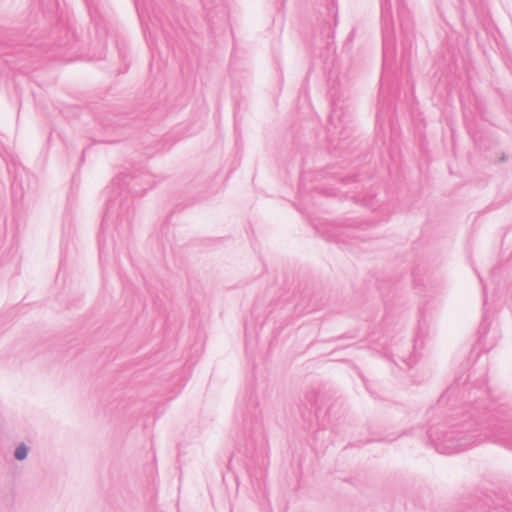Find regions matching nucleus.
<instances>
[{
	"label": "nucleus",
	"instance_id": "obj_1",
	"mask_svg": "<svg viewBox=\"0 0 512 512\" xmlns=\"http://www.w3.org/2000/svg\"><path fill=\"white\" fill-rule=\"evenodd\" d=\"M462 372L440 396L437 410L446 405L443 422H433L427 430L428 442L440 454H453L491 441L512 450L511 412L491 399L486 372L470 381Z\"/></svg>",
	"mask_w": 512,
	"mask_h": 512
},
{
	"label": "nucleus",
	"instance_id": "obj_2",
	"mask_svg": "<svg viewBox=\"0 0 512 512\" xmlns=\"http://www.w3.org/2000/svg\"><path fill=\"white\" fill-rule=\"evenodd\" d=\"M134 4L142 27L147 17L168 42L176 41L185 32L186 19L176 0H134Z\"/></svg>",
	"mask_w": 512,
	"mask_h": 512
},
{
	"label": "nucleus",
	"instance_id": "obj_3",
	"mask_svg": "<svg viewBox=\"0 0 512 512\" xmlns=\"http://www.w3.org/2000/svg\"><path fill=\"white\" fill-rule=\"evenodd\" d=\"M329 95L331 98V112L327 125L328 139L336 147L344 148V142L352 132V118L349 105L345 103V93L342 92V80L335 70L329 72Z\"/></svg>",
	"mask_w": 512,
	"mask_h": 512
},
{
	"label": "nucleus",
	"instance_id": "obj_4",
	"mask_svg": "<svg viewBox=\"0 0 512 512\" xmlns=\"http://www.w3.org/2000/svg\"><path fill=\"white\" fill-rule=\"evenodd\" d=\"M397 7V16L399 25L405 37V46L411 47L413 38V22L409 11L405 6L404 0H394ZM381 4V20L383 35V58L384 67L387 66L389 58L394 56V22L392 17V0H380Z\"/></svg>",
	"mask_w": 512,
	"mask_h": 512
},
{
	"label": "nucleus",
	"instance_id": "obj_5",
	"mask_svg": "<svg viewBox=\"0 0 512 512\" xmlns=\"http://www.w3.org/2000/svg\"><path fill=\"white\" fill-rule=\"evenodd\" d=\"M133 199L125 198L120 199H110L107 202L106 211L103 216V220L101 223V231L98 235V245H99V258H102L105 255L106 249V239L104 236V229L107 225L109 219H111L115 213H117L118 223L115 227L117 232V236L121 240H125L129 237L131 231V218L133 215Z\"/></svg>",
	"mask_w": 512,
	"mask_h": 512
},
{
	"label": "nucleus",
	"instance_id": "obj_6",
	"mask_svg": "<svg viewBox=\"0 0 512 512\" xmlns=\"http://www.w3.org/2000/svg\"><path fill=\"white\" fill-rule=\"evenodd\" d=\"M241 415L244 432L247 433L253 442L263 441L265 438L261 411L259 409L258 397L253 389L247 391L243 403L237 408Z\"/></svg>",
	"mask_w": 512,
	"mask_h": 512
},
{
	"label": "nucleus",
	"instance_id": "obj_7",
	"mask_svg": "<svg viewBox=\"0 0 512 512\" xmlns=\"http://www.w3.org/2000/svg\"><path fill=\"white\" fill-rule=\"evenodd\" d=\"M368 226V223H358L356 221H345V222H337L332 226L330 231L331 240L337 243L348 244V240H365V236L362 235V232L365 230V227Z\"/></svg>",
	"mask_w": 512,
	"mask_h": 512
},
{
	"label": "nucleus",
	"instance_id": "obj_8",
	"mask_svg": "<svg viewBox=\"0 0 512 512\" xmlns=\"http://www.w3.org/2000/svg\"><path fill=\"white\" fill-rule=\"evenodd\" d=\"M206 13L207 22L211 31L225 26L228 19V8L224 0H200Z\"/></svg>",
	"mask_w": 512,
	"mask_h": 512
},
{
	"label": "nucleus",
	"instance_id": "obj_9",
	"mask_svg": "<svg viewBox=\"0 0 512 512\" xmlns=\"http://www.w3.org/2000/svg\"><path fill=\"white\" fill-rule=\"evenodd\" d=\"M91 21L94 24L96 33L101 40H105L108 33V18L109 13L107 8L100 3V0H84Z\"/></svg>",
	"mask_w": 512,
	"mask_h": 512
},
{
	"label": "nucleus",
	"instance_id": "obj_10",
	"mask_svg": "<svg viewBox=\"0 0 512 512\" xmlns=\"http://www.w3.org/2000/svg\"><path fill=\"white\" fill-rule=\"evenodd\" d=\"M390 111H392V100L390 96L386 94L384 87V79H381V87L379 91L378 98V107L376 113V124L378 126H382L385 124L386 119L389 116Z\"/></svg>",
	"mask_w": 512,
	"mask_h": 512
},
{
	"label": "nucleus",
	"instance_id": "obj_11",
	"mask_svg": "<svg viewBox=\"0 0 512 512\" xmlns=\"http://www.w3.org/2000/svg\"><path fill=\"white\" fill-rule=\"evenodd\" d=\"M321 41L327 47V49H331L333 45L334 39V27L329 23L325 22L321 28Z\"/></svg>",
	"mask_w": 512,
	"mask_h": 512
},
{
	"label": "nucleus",
	"instance_id": "obj_12",
	"mask_svg": "<svg viewBox=\"0 0 512 512\" xmlns=\"http://www.w3.org/2000/svg\"><path fill=\"white\" fill-rule=\"evenodd\" d=\"M30 448L25 443H20L14 451V457L18 461H23L27 458Z\"/></svg>",
	"mask_w": 512,
	"mask_h": 512
},
{
	"label": "nucleus",
	"instance_id": "obj_13",
	"mask_svg": "<svg viewBox=\"0 0 512 512\" xmlns=\"http://www.w3.org/2000/svg\"><path fill=\"white\" fill-rule=\"evenodd\" d=\"M44 10L53 13L58 7V0H39Z\"/></svg>",
	"mask_w": 512,
	"mask_h": 512
},
{
	"label": "nucleus",
	"instance_id": "obj_14",
	"mask_svg": "<svg viewBox=\"0 0 512 512\" xmlns=\"http://www.w3.org/2000/svg\"><path fill=\"white\" fill-rule=\"evenodd\" d=\"M66 38H67V40H66V41H64V42L60 41V42L58 43V46H59V47H66V46H68V49H70V50L75 49V43H74V42L72 43V39H74V33H72V32L70 33V32L67 30V31H66Z\"/></svg>",
	"mask_w": 512,
	"mask_h": 512
},
{
	"label": "nucleus",
	"instance_id": "obj_15",
	"mask_svg": "<svg viewBox=\"0 0 512 512\" xmlns=\"http://www.w3.org/2000/svg\"><path fill=\"white\" fill-rule=\"evenodd\" d=\"M363 204L368 208L375 210L378 206V200L375 196L370 197L369 199H363Z\"/></svg>",
	"mask_w": 512,
	"mask_h": 512
},
{
	"label": "nucleus",
	"instance_id": "obj_16",
	"mask_svg": "<svg viewBox=\"0 0 512 512\" xmlns=\"http://www.w3.org/2000/svg\"><path fill=\"white\" fill-rule=\"evenodd\" d=\"M486 319L484 318L483 322L481 323L480 325V328H479V334H480V340L482 342H485L486 340V336H487V333H488V330H487V327H486Z\"/></svg>",
	"mask_w": 512,
	"mask_h": 512
},
{
	"label": "nucleus",
	"instance_id": "obj_17",
	"mask_svg": "<svg viewBox=\"0 0 512 512\" xmlns=\"http://www.w3.org/2000/svg\"><path fill=\"white\" fill-rule=\"evenodd\" d=\"M378 289L382 295V297H387L390 293V286L386 288V285L384 282H379Z\"/></svg>",
	"mask_w": 512,
	"mask_h": 512
},
{
	"label": "nucleus",
	"instance_id": "obj_18",
	"mask_svg": "<svg viewBox=\"0 0 512 512\" xmlns=\"http://www.w3.org/2000/svg\"><path fill=\"white\" fill-rule=\"evenodd\" d=\"M17 186L22 188L21 182H18V174H16L15 177H14V180L12 182V189L15 190Z\"/></svg>",
	"mask_w": 512,
	"mask_h": 512
},
{
	"label": "nucleus",
	"instance_id": "obj_19",
	"mask_svg": "<svg viewBox=\"0 0 512 512\" xmlns=\"http://www.w3.org/2000/svg\"><path fill=\"white\" fill-rule=\"evenodd\" d=\"M401 360H402L403 364H404L408 369H410V368L412 367V361H413V359H412V357H411V356L409 357V359H408V360H406V359H404V358H403V359H401Z\"/></svg>",
	"mask_w": 512,
	"mask_h": 512
},
{
	"label": "nucleus",
	"instance_id": "obj_20",
	"mask_svg": "<svg viewBox=\"0 0 512 512\" xmlns=\"http://www.w3.org/2000/svg\"><path fill=\"white\" fill-rule=\"evenodd\" d=\"M306 398L310 403H312L316 398V394L314 392H311L306 395Z\"/></svg>",
	"mask_w": 512,
	"mask_h": 512
},
{
	"label": "nucleus",
	"instance_id": "obj_21",
	"mask_svg": "<svg viewBox=\"0 0 512 512\" xmlns=\"http://www.w3.org/2000/svg\"><path fill=\"white\" fill-rule=\"evenodd\" d=\"M412 277H413V283H414L415 287L419 286L420 283H419V280H418L415 272L412 273Z\"/></svg>",
	"mask_w": 512,
	"mask_h": 512
},
{
	"label": "nucleus",
	"instance_id": "obj_22",
	"mask_svg": "<svg viewBox=\"0 0 512 512\" xmlns=\"http://www.w3.org/2000/svg\"><path fill=\"white\" fill-rule=\"evenodd\" d=\"M421 332H422V320H419V329H418V332H417V339L419 338Z\"/></svg>",
	"mask_w": 512,
	"mask_h": 512
},
{
	"label": "nucleus",
	"instance_id": "obj_23",
	"mask_svg": "<svg viewBox=\"0 0 512 512\" xmlns=\"http://www.w3.org/2000/svg\"><path fill=\"white\" fill-rule=\"evenodd\" d=\"M332 410H333V408H332V407H329V408H328V410H327V415H328V417H329V418H330V417H331V415H332Z\"/></svg>",
	"mask_w": 512,
	"mask_h": 512
},
{
	"label": "nucleus",
	"instance_id": "obj_24",
	"mask_svg": "<svg viewBox=\"0 0 512 512\" xmlns=\"http://www.w3.org/2000/svg\"><path fill=\"white\" fill-rule=\"evenodd\" d=\"M487 499H488V496H485V505L489 507V505L487 503Z\"/></svg>",
	"mask_w": 512,
	"mask_h": 512
},
{
	"label": "nucleus",
	"instance_id": "obj_25",
	"mask_svg": "<svg viewBox=\"0 0 512 512\" xmlns=\"http://www.w3.org/2000/svg\"><path fill=\"white\" fill-rule=\"evenodd\" d=\"M419 340H420V337L418 338V340L417 339L415 340L416 343H414V346H417V343Z\"/></svg>",
	"mask_w": 512,
	"mask_h": 512
},
{
	"label": "nucleus",
	"instance_id": "obj_26",
	"mask_svg": "<svg viewBox=\"0 0 512 512\" xmlns=\"http://www.w3.org/2000/svg\"><path fill=\"white\" fill-rule=\"evenodd\" d=\"M336 18H337V15L335 14V15H334V19L336 20ZM334 25H336V22L334 23Z\"/></svg>",
	"mask_w": 512,
	"mask_h": 512
}]
</instances>
